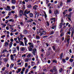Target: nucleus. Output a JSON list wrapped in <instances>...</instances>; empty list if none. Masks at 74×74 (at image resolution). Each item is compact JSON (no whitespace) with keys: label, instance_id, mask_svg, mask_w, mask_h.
<instances>
[{"label":"nucleus","instance_id":"1","mask_svg":"<svg viewBox=\"0 0 74 74\" xmlns=\"http://www.w3.org/2000/svg\"><path fill=\"white\" fill-rule=\"evenodd\" d=\"M23 40H24V43L25 44V46H27V43L28 41L26 37H24L23 38Z\"/></svg>","mask_w":74,"mask_h":74},{"label":"nucleus","instance_id":"2","mask_svg":"<svg viewBox=\"0 0 74 74\" xmlns=\"http://www.w3.org/2000/svg\"><path fill=\"white\" fill-rule=\"evenodd\" d=\"M56 66H54L52 69H51L50 70V71L52 73H53L54 71H56Z\"/></svg>","mask_w":74,"mask_h":74},{"label":"nucleus","instance_id":"3","mask_svg":"<svg viewBox=\"0 0 74 74\" xmlns=\"http://www.w3.org/2000/svg\"><path fill=\"white\" fill-rule=\"evenodd\" d=\"M5 9L6 11H11V8L9 6H7V8H5Z\"/></svg>","mask_w":74,"mask_h":74},{"label":"nucleus","instance_id":"4","mask_svg":"<svg viewBox=\"0 0 74 74\" xmlns=\"http://www.w3.org/2000/svg\"><path fill=\"white\" fill-rule=\"evenodd\" d=\"M37 52V49L36 48H34V49H33V52H32V53L34 55H35L36 53Z\"/></svg>","mask_w":74,"mask_h":74},{"label":"nucleus","instance_id":"5","mask_svg":"<svg viewBox=\"0 0 74 74\" xmlns=\"http://www.w3.org/2000/svg\"><path fill=\"white\" fill-rule=\"evenodd\" d=\"M22 35L21 36V37L20 38H19V37H18V43H20V42H21L20 41H21V40H22L23 38H22Z\"/></svg>","mask_w":74,"mask_h":74},{"label":"nucleus","instance_id":"6","mask_svg":"<svg viewBox=\"0 0 74 74\" xmlns=\"http://www.w3.org/2000/svg\"><path fill=\"white\" fill-rule=\"evenodd\" d=\"M12 51H13V53H15V52H16V49L15 47H13L12 49Z\"/></svg>","mask_w":74,"mask_h":74},{"label":"nucleus","instance_id":"7","mask_svg":"<svg viewBox=\"0 0 74 74\" xmlns=\"http://www.w3.org/2000/svg\"><path fill=\"white\" fill-rule=\"evenodd\" d=\"M72 32L71 33V37H73V36H74V29L73 28L72 29Z\"/></svg>","mask_w":74,"mask_h":74},{"label":"nucleus","instance_id":"8","mask_svg":"<svg viewBox=\"0 0 74 74\" xmlns=\"http://www.w3.org/2000/svg\"><path fill=\"white\" fill-rule=\"evenodd\" d=\"M23 34H27V31L25 29H24L23 30Z\"/></svg>","mask_w":74,"mask_h":74},{"label":"nucleus","instance_id":"9","mask_svg":"<svg viewBox=\"0 0 74 74\" xmlns=\"http://www.w3.org/2000/svg\"><path fill=\"white\" fill-rule=\"evenodd\" d=\"M30 11H28L27 10H26L24 12V13H25V14H28L30 13Z\"/></svg>","mask_w":74,"mask_h":74},{"label":"nucleus","instance_id":"10","mask_svg":"<svg viewBox=\"0 0 74 74\" xmlns=\"http://www.w3.org/2000/svg\"><path fill=\"white\" fill-rule=\"evenodd\" d=\"M20 51H24L25 50V48L23 47H21L20 49Z\"/></svg>","mask_w":74,"mask_h":74},{"label":"nucleus","instance_id":"11","mask_svg":"<svg viewBox=\"0 0 74 74\" xmlns=\"http://www.w3.org/2000/svg\"><path fill=\"white\" fill-rule=\"evenodd\" d=\"M9 59V58H5L4 59L3 61H4L5 62H7L8 60Z\"/></svg>","mask_w":74,"mask_h":74},{"label":"nucleus","instance_id":"12","mask_svg":"<svg viewBox=\"0 0 74 74\" xmlns=\"http://www.w3.org/2000/svg\"><path fill=\"white\" fill-rule=\"evenodd\" d=\"M21 70L22 69L21 68L18 69L17 70L18 71H16V73H17V74L19 73V72H20Z\"/></svg>","mask_w":74,"mask_h":74},{"label":"nucleus","instance_id":"13","mask_svg":"<svg viewBox=\"0 0 74 74\" xmlns=\"http://www.w3.org/2000/svg\"><path fill=\"white\" fill-rule=\"evenodd\" d=\"M63 53H62L60 56V58L61 60H62V58H63Z\"/></svg>","mask_w":74,"mask_h":74},{"label":"nucleus","instance_id":"14","mask_svg":"<svg viewBox=\"0 0 74 74\" xmlns=\"http://www.w3.org/2000/svg\"><path fill=\"white\" fill-rule=\"evenodd\" d=\"M10 58L11 59V60H14V56L12 54H11L10 55Z\"/></svg>","mask_w":74,"mask_h":74},{"label":"nucleus","instance_id":"15","mask_svg":"<svg viewBox=\"0 0 74 74\" xmlns=\"http://www.w3.org/2000/svg\"><path fill=\"white\" fill-rule=\"evenodd\" d=\"M12 42H10V43L9 45V49H10V48H11V47H12Z\"/></svg>","mask_w":74,"mask_h":74},{"label":"nucleus","instance_id":"16","mask_svg":"<svg viewBox=\"0 0 74 74\" xmlns=\"http://www.w3.org/2000/svg\"><path fill=\"white\" fill-rule=\"evenodd\" d=\"M62 5V2H60L58 5V7L59 8Z\"/></svg>","mask_w":74,"mask_h":74},{"label":"nucleus","instance_id":"17","mask_svg":"<svg viewBox=\"0 0 74 74\" xmlns=\"http://www.w3.org/2000/svg\"><path fill=\"white\" fill-rule=\"evenodd\" d=\"M4 45L5 47H7V46H8V45H9V43H8L7 42H5Z\"/></svg>","mask_w":74,"mask_h":74},{"label":"nucleus","instance_id":"18","mask_svg":"<svg viewBox=\"0 0 74 74\" xmlns=\"http://www.w3.org/2000/svg\"><path fill=\"white\" fill-rule=\"evenodd\" d=\"M20 44V45H22V46H25V45H24V43H23V42L21 41Z\"/></svg>","mask_w":74,"mask_h":74},{"label":"nucleus","instance_id":"19","mask_svg":"<svg viewBox=\"0 0 74 74\" xmlns=\"http://www.w3.org/2000/svg\"><path fill=\"white\" fill-rule=\"evenodd\" d=\"M66 37H68V38L67 39V41L68 44H69L70 42H69V41H70V38H69V36H66Z\"/></svg>","mask_w":74,"mask_h":74},{"label":"nucleus","instance_id":"20","mask_svg":"<svg viewBox=\"0 0 74 74\" xmlns=\"http://www.w3.org/2000/svg\"><path fill=\"white\" fill-rule=\"evenodd\" d=\"M27 22L28 23L32 22H33V20L32 19H31L27 21Z\"/></svg>","mask_w":74,"mask_h":74},{"label":"nucleus","instance_id":"21","mask_svg":"<svg viewBox=\"0 0 74 74\" xmlns=\"http://www.w3.org/2000/svg\"><path fill=\"white\" fill-rule=\"evenodd\" d=\"M42 34L43 35H45V34H47V32H46V31H45L43 30L42 31Z\"/></svg>","mask_w":74,"mask_h":74},{"label":"nucleus","instance_id":"22","mask_svg":"<svg viewBox=\"0 0 74 74\" xmlns=\"http://www.w3.org/2000/svg\"><path fill=\"white\" fill-rule=\"evenodd\" d=\"M29 15L30 17L31 18H32V17H33V13H30L29 14Z\"/></svg>","mask_w":74,"mask_h":74},{"label":"nucleus","instance_id":"23","mask_svg":"<svg viewBox=\"0 0 74 74\" xmlns=\"http://www.w3.org/2000/svg\"><path fill=\"white\" fill-rule=\"evenodd\" d=\"M38 7V6H37L36 5H35V6H33V9H34V10H37V8Z\"/></svg>","mask_w":74,"mask_h":74},{"label":"nucleus","instance_id":"24","mask_svg":"<svg viewBox=\"0 0 74 74\" xmlns=\"http://www.w3.org/2000/svg\"><path fill=\"white\" fill-rule=\"evenodd\" d=\"M50 20L51 21H53V22H55V18H50Z\"/></svg>","mask_w":74,"mask_h":74},{"label":"nucleus","instance_id":"25","mask_svg":"<svg viewBox=\"0 0 74 74\" xmlns=\"http://www.w3.org/2000/svg\"><path fill=\"white\" fill-rule=\"evenodd\" d=\"M35 63L34 62L32 61L31 62V66H34V65H35Z\"/></svg>","mask_w":74,"mask_h":74},{"label":"nucleus","instance_id":"26","mask_svg":"<svg viewBox=\"0 0 74 74\" xmlns=\"http://www.w3.org/2000/svg\"><path fill=\"white\" fill-rule=\"evenodd\" d=\"M60 27L59 29H61L62 27V26H63V24H62V23H61L60 24Z\"/></svg>","mask_w":74,"mask_h":74},{"label":"nucleus","instance_id":"27","mask_svg":"<svg viewBox=\"0 0 74 74\" xmlns=\"http://www.w3.org/2000/svg\"><path fill=\"white\" fill-rule=\"evenodd\" d=\"M28 50L29 51H32V48L30 47H28Z\"/></svg>","mask_w":74,"mask_h":74},{"label":"nucleus","instance_id":"28","mask_svg":"<svg viewBox=\"0 0 74 74\" xmlns=\"http://www.w3.org/2000/svg\"><path fill=\"white\" fill-rule=\"evenodd\" d=\"M61 34H60V37H63V36L64 35V32H62L60 33Z\"/></svg>","mask_w":74,"mask_h":74},{"label":"nucleus","instance_id":"29","mask_svg":"<svg viewBox=\"0 0 74 74\" xmlns=\"http://www.w3.org/2000/svg\"><path fill=\"white\" fill-rule=\"evenodd\" d=\"M39 33H40V36H42V32H41V31L40 30L39 31Z\"/></svg>","mask_w":74,"mask_h":74},{"label":"nucleus","instance_id":"30","mask_svg":"<svg viewBox=\"0 0 74 74\" xmlns=\"http://www.w3.org/2000/svg\"><path fill=\"white\" fill-rule=\"evenodd\" d=\"M29 60H30V59L26 58L25 59V62H28Z\"/></svg>","mask_w":74,"mask_h":74},{"label":"nucleus","instance_id":"31","mask_svg":"<svg viewBox=\"0 0 74 74\" xmlns=\"http://www.w3.org/2000/svg\"><path fill=\"white\" fill-rule=\"evenodd\" d=\"M54 14H56H56H58V10H56L54 12Z\"/></svg>","mask_w":74,"mask_h":74},{"label":"nucleus","instance_id":"32","mask_svg":"<svg viewBox=\"0 0 74 74\" xmlns=\"http://www.w3.org/2000/svg\"><path fill=\"white\" fill-rule=\"evenodd\" d=\"M12 4H15V3H16V1L15 0H12Z\"/></svg>","mask_w":74,"mask_h":74},{"label":"nucleus","instance_id":"33","mask_svg":"<svg viewBox=\"0 0 74 74\" xmlns=\"http://www.w3.org/2000/svg\"><path fill=\"white\" fill-rule=\"evenodd\" d=\"M14 64H11L10 66V69H12V68L13 67V66H14Z\"/></svg>","mask_w":74,"mask_h":74},{"label":"nucleus","instance_id":"34","mask_svg":"<svg viewBox=\"0 0 74 74\" xmlns=\"http://www.w3.org/2000/svg\"><path fill=\"white\" fill-rule=\"evenodd\" d=\"M26 13H23V15H24V16H25L26 18H28V17L27 16V15L26 14Z\"/></svg>","mask_w":74,"mask_h":74},{"label":"nucleus","instance_id":"35","mask_svg":"<svg viewBox=\"0 0 74 74\" xmlns=\"http://www.w3.org/2000/svg\"><path fill=\"white\" fill-rule=\"evenodd\" d=\"M68 34H69V35H71L70 34H71V32H70V31L68 32L66 34V35H68Z\"/></svg>","mask_w":74,"mask_h":74},{"label":"nucleus","instance_id":"36","mask_svg":"<svg viewBox=\"0 0 74 74\" xmlns=\"http://www.w3.org/2000/svg\"><path fill=\"white\" fill-rule=\"evenodd\" d=\"M46 54H47V56H49V55H50V52H49V51H47L46 53Z\"/></svg>","mask_w":74,"mask_h":74},{"label":"nucleus","instance_id":"37","mask_svg":"<svg viewBox=\"0 0 74 74\" xmlns=\"http://www.w3.org/2000/svg\"><path fill=\"white\" fill-rule=\"evenodd\" d=\"M60 33L64 32H63V29H61V30H60Z\"/></svg>","mask_w":74,"mask_h":74},{"label":"nucleus","instance_id":"38","mask_svg":"<svg viewBox=\"0 0 74 74\" xmlns=\"http://www.w3.org/2000/svg\"><path fill=\"white\" fill-rule=\"evenodd\" d=\"M7 50H6V49H5L2 51V52L1 53H4V52H7Z\"/></svg>","mask_w":74,"mask_h":74},{"label":"nucleus","instance_id":"39","mask_svg":"<svg viewBox=\"0 0 74 74\" xmlns=\"http://www.w3.org/2000/svg\"><path fill=\"white\" fill-rule=\"evenodd\" d=\"M38 12H37V11H35V15H37Z\"/></svg>","mask_w":74,"mask_h":74},{"label":"nucleus","instance_id":"40","mask_svg":"<svg viewBox=\"0 0 74 74\" xmlns=\"http://www.w3.org/2000/svg\"><path fill=\"white\" fill-rule=\"evenodd\" d=\"M62 61L64 63H66V60L64 59H62Z\"/></svg>","mask_w":74,"mask_h":74},{"label":"nucleus","instance_id":"41","mask_svg":"<svg viewBox=\"0 0 74 74\" xmlns=\"http://www.w3.org/2000/svg\"><path fill=\"white\" fill-rule=\"evenodd\" d=\"M19 12L20 14H21V13L22 14H23V11L22 10H20L19 11Z\"/></svg>","mask_w":74,"mask_h":74},{"label":"nucleus","instance_id":"42","mask_svg":"<svg viewBox=\"0 0 74 74\" xmlns=\"http://www.w3.org/2000/svg\"><path fill=\"white\" fill-rule=\"evenodd\" d=\"M9 21L10 22H14V21L12 19H10L9 20Z\"/></svg>","mask_w":74,"mask_h":74},{"label":"nucleus","instance_id":"43","mask_svg":"<svg viewBox=\"0 0 74 74\" xmlns=\"http://www.w3.org/2000/svg\"><path fill=\"white\" fill-rule=\"evenodd\" d=\"M29 47H30L31 48L32 47V48H34V46L33 45V44H32L31 45L29 46Z\"/></svg>","mask_w":74,"mask_h":74},{"label":"nucleus","instance_id":"44","mask_svg":"<svg viewBox=\"0 0 74 74\" xmlns=\"http://www.w3.org/2000/svg\"><path fill=\"white\" fill-rule=\"evenodd\" d=\"M55 33V32H54L53 31H51L50 32V34H51V35H52V34H53Z\"/></svg>","mask_w":74,"mask_h":74},{"label":"nucleus","instance_id":"45","mask_svg":"<svg viewBox=\"0 0 74 74\" xmlns=\"http://www.w3.org/2000/svg\"><path fill=\"white\" fill-rule=\"evenodd\" d=\"M63 71V69L62 68H61L59 70V71L60 73H61V72H62Z\"/></svg>","mask_w":74,"mask_h":74},{"label":"nucleus","instance_id":"46","mask_svg":"<svg viewBox=\"0 0 74 74\" xmlns=\"http://www.w3.org/2000/svg\"><path fill=\"white\" fill-rule=\"evenodd\" d=\"M44 14L45 18H47V14H46L45 12H44Z\"/></svg>","mask_w":74,"mask_h":74},{"label":"nucleus","instance_id":"47","mask_svg":"<svg viewBox=\"0 0 74 74\" xmlns=\"http://www.w3.org/2000/svg\"><path fill=\"white\" fill-rule=\"evenodd\" d=\"M56 25H54V26L52 27L51 29H54L56 27Z\"/></svg>","mask_w":74,"mask_h":74},{"label":"nucleus","instance_id":"48","mask_svg":"<svg viewBox=\"0 0 74 74\" xmlns=\"http://www.w3.org/2000/svg\"><path fill=\"white\" fill-rule=\"evenodd\" d=\"M31 57V54H28L27 56V58H30Z\"/></svg>","mask_w":74,"mask_h":74},{"label":"nucleus","instance_id":"49","mask_svg":"<svg viewBox=\"0 0 74 74\" xmlns=\"http://www.w3.org/2000/svg\"><path fill=\"white\" fill-rule=\"evenodd\" d=\"M21 63H22V62H21L18 63L17 64V65H18V66L21 65V64H22Z\"/></svg>","mask_w":74,"mask_h":74},{"label":"nucleus","instance_id":"50","mask_svg":"<svg viewBox=\"0 0 74 74\" xmlns=\"http://www.w3.org/2000/svg\"><path fill=\"white\" fill-rule=\"evenodd\" d=\"M27 66H28L27 63H25V67H27Z\"/></svg>","mask_w":74,"mask_h":74},{"label":"nucleus","instance_id":"51","mask_svg":"<svg viewBox=\"0 0 74 74\" xmlns=\"http://www.w3.org/2000/svg\"><path fill=\"white\" fill-rule=\"evenodd\" d=\"M36 39H37V40H38L39 39H40V37L38 36H37L36 37Z\"/></svg>","mask_w":74,"mask_h":74},{"label":"nucleus","instance_id":"52","mask_svg":"<svg viewBox=\"0 0 74 74\" xmlns=\"http://www.w3.org/2000/svg\"><path fill=\"white\" fill-rule=\"evenodd\" d=\"M69 61L70 62H73V60L72 59H71L69 60Z\"/></svg>","mask_w":74,"mask_h":74},{"label":"nucleus","instance_id":"53","mask_svg":"<svg viewBox=\"0 0 74 74\" xmlns=\"http://www.w3.org/2000/svg\"><path fill=\"white\" fill-rule=\"evenodd\" d=\"M11 8H12V10H14V9H15V6H12Z\"/></svg>","mask_w":74,"mask_h":74},{"label":"nucleus","instance_id":"54","mask_svg":"<svg viewBox=\"0 0 74 74\" xmlns=\"http://www.w3.org/2000/svg\"><path fill=\"white\" fill-rule=\"evenodd\" d=\"M52 48H53V50H54V51H55V50H56V49H55V46H53L52 47Z\"/></svg>","mask_w":74,"mask_h":74},{"label":"nucleus","instance_id":"55","mask_svg":"<svg viewBox=\"0 0 74 74\" xmlns=\"http://www.w3.org/2000/svg\"><path fill=\"white\" fill-rule=\"evenodd\" d=\"M28 71H29V69H27L25 71V73H27V72H28Z\"/></svg>","mask_w":74,"mask_h":74},{"label":"nucleus","instance_id":"56","mask_svg":"<svg viewBox=\"0 0 74 74\" xmlns=\"http://www.w3.org/2000/svg\"><path fill=\"white\" fill-rule=\"evenodd\" d=\"M25 69H26V68L24 67L22 69V71H25Z\"/></svg>","mask_w":74,"mask_h":74},{"label":"nucleus","instance_id":"57","mask_svg":"<svg viewBox=\"0 0 74 74\" xmlns=\"http://www.w3.org/2000/svg\"><path fill=\"white\" fill-rule=\"evenodd\" d=\"M5 69H6V68L5 67H4L2 68V71H4V70H5Z\"/></svg>","mask_w":74,"mask_h":74},{"label":"nucleus","instance_id":"58","mask_svg":"<svg viewBox=\"0 0 74 74\" xmlns=\"http://www.w3.org/2000/svg\"><path fill=\"white\" fill-rule=\"evenodd\" d=\"M10 41L11 42H14V39H12V38H11L10 39Z\"/></svg>","mask_w":74,"mask_h":74},{"label":"nucleus","instance_id":"59","mask_svg":"<svg viewBox=\"0 0 74 74\" xmlns=\"http://www.w3.org/2000/svg\"><path fill=\"white\" fill-rule=\"evenodd\" d=\"M42 37H43V38H47V36H43Z\"/></svg>","mask_w":74,"mask_h":74},{"label":"nucleus","instance_id":"60","mask_svg":"<svg viewBox=\"0 0 74 74\" xmlns=\"http://www.w3.org/2000/svg\"><path fill=\"white\" fill-rule=\"evenodd\" d=\"M21 62V59H19L18 60V61H17V63H19Z\"/></svg>","mask_w":74,"mask_h":74},{"label":"nucleus","instance_id":"61","mask_svg":"<svg viewBox=\"0 0 74 74\" xmlns=\"http://www.w3.org/2000/svg\"><path fill=\"white\" fill-rule=\"evenodd\" d=\"M53 63H57V61H56V60H53Z\"/></svg>","mask_w":74,"mask_h":74},{"label":"nucleus","instance_id":"62","mask_svg":"<svg viewBox=\"0 0 74 74\" xmlns=\"http://www.w3.org/2000/svg\"><path fill=\"white\" fill-rule=\"evenodd\" d=\"M49 14H51V13H52V12L51 11V10H49Z\"/></svg>","mask_w":74,"mask_h":74},{"label":"nucleus","instance_id":"63","mask_svg":"<svg viewBox=\"0 0 74 74\" xmlns=\"http://www.w3.org/2000/svg\"><path fill=\"white\" fill-rule=\"evenodd\" d=\"M5 37V35H3L1 36V38H4V37Z\"/></svg>","mask_w":74,"mask_h":74},{"label":"nucleus","instance_id":"64","mask_svg":"<svg viewBox=\"0 0 74 74\" xmlns=\"http://www.w3.org/2000/svg\"><path fill=\"white\" fill-rule=\"evenodd\" d=\"M49 1L48 0H47L46 1V3L47 4H48V3H49Z\"/></svg>","mask_w":74,"mask_h":74}]
</instances>
